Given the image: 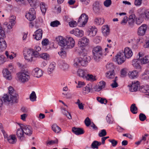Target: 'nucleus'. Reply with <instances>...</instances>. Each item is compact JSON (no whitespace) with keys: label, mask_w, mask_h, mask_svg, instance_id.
<instances>
[{"label":"nucleus","mask_w":149,"mask_h":149,"mask_svg":"<svg viewBox=\"0 0 149 149\" xmlns=\"http://www.w3.org/2000/svg\"><path fill=\"white\" fill-rule=\"evenodd\" d=\"M97 100L101 104H106L107 103V100L104 99L100 97H97Z\"/></svg>","instance_id":"nucleus-50"},{"label":"nucleus","mask_w":149,"mask_h":149,"mask_svg":"<svg viewBox=\"0 0 149 149\" xmlns=\"http://www.w3.org/2000/svg\"><path fill=\"white\" fill-rule=\"evenodd\" d=\"M124 56L127 58H130L133 55V52L131 49L128 47L125 49L124 52Z\"/></svg>","instance_id":"nucleus-22"},{"label":"nucleus","mask_w":149,"mask_h":149,"mask_svg":"<svg viewBox=\"0 0 149 149\" xmlns=\"http://www.w3.org/2000/svg\"><path fill=\"white\" fill-rule=\"evenodd\" d=\"M90 57L87 56H84L83 57L77 58L74 59V65L77 68L79 64L83 66H86L87 65L88 63L90 61Z\"/></svg>","instance_id":"nucleus-2"},{"label":"nucleus","mask_w":149,"mask_h":149,"mask_svg":"<svg viewBox=\"0 0 149 149\" xmlns=\"http://www.w3.org/2000/svg\"><path fill=\"white\" fill-rule=\"evenodd\" d=\"M141 91L149 96V86L146 85L143 86L141 88Z\"/></svg>","instance_id":"nucleus-36"},{"label":"nucleus","mask_w":149,"mask_h":149,"mask_svg":"<svg viewBox=\"0 0 149 149\" xmlns=\"http://www.w3.org/2000/svg\"><path fill=\"white\" fill-rule=\"evenodd\" d=\"M145 17L144 13H142L140 14L136 18V23L137 25H140L143 21V18Z\"/></svg>","instance_id":"nucleus-21"},{"label":"nucleus","mask_w":149,"mask_h":149,"mask_svg":"<svg viewBox=\"0 0 149 149\" xmlns=\"http://www.w3.org/2000/svg\"><path fill=\"white\" fill-rule=\"evenodd\" d=\"M4 102H9L10 101V98H9L8 96L6 94L4 95L3 97Z\"/></svg>","instance_id":"nucleus-52"},{"label":"nucleus","mask_w":149,"mask_h":149,"mask_svg":"<svg viewBox=\"0 0 149 149\" xmlns=\"http://www.w3.org/2000/svg\"><path fill=\"white\" fill-rule=\"evenodd\" d=\"M58 141L57 139H56L54 140H51L48 142L47 143V144L51 145L54 144H57L58 143Z\"/></svg>","instance_id":"nucleus-59"},{"label":"nucleus","mask_w":149,"mask_h":149,"mask_svg":"<svg viewBox=\"0 0 149 149\" xmlns=\"http://www.w3.org/2000/svg\"><path fill=\"white\" fill-rule=\"evenodd\" d=\"M52 129L56 133H58L61 130V128L56 124H54L52 125Z\"/></svg>","instance_id":"nucleus-39"},{"label":"nucleus","mask_w":149,"mask_h":149,"mask_svg":"<svg viewBox=\"0 0 149 149\" xmlns=\"http://www.w3.org/2000/svg\"><path fill=\"white\" fill-rule=\"evenodd\" d=\"M56 40L60 46L64 47L65 48L66 47V39H64L62 36H60L56 38Z\"/></svg>","instance_id":"nucleus-15"},{"label":"nucleus","mask_w":149,"mask_h":149,"mask_svg":"<svg viewBox=\"0 0 149 149\" xmlns=\"http://www.w3.org/2000/svg\"><path fill=\"white\" fill-rule=\"evenodd\" d=\"M106 66L108 70H113V66L112 63L107 64L106 65Z\"/></svg>","instance_id":"nucleus-62"},{"label":"nucleus","mask_w":149,"mask_h":149,"mask_svg":"<svg viewBox=\"0 0 149 149\" xmlns=\"http://www.w3.org/2000/svg\"><path fill=\"white\" fill-rule=\"evenodd\" d=\"M85 123L86 126H89L91 124L90 120L88 117H87L85 119Z\"/></svg>","instance_id":"nucleus-58"},{"label":"nucleus","mask_w":149,"mask_h":149,"mask_svg":"<svg viewBox=\"0 0 149 149\" xmlns=\"http://www.w3.org/2000/svg\"><path fill=\"white\" fill-rule=\"evenodd\" d=\"M32 72L34 77L39 78L42 75V72L41 70L38 68H34Z\"/></svg>","instance_id":"nucleus-17"},{"label":"nucleus","mask_w":149,"mask_h":149,"mask_svg":"<svg viewBox=\"0 0 149 149\" xmlns=\"http://www.w3.org/2000/svg\"><path fill=\"white\" fill-rule=\"evenodd\" d=\"M126 58L123 52L119 53L116 56L115 61L117 62L118 64H121L125 61Z\"/></svg>","instance_id":"nucleus-7"},{"label":"nucleus","mask_w":149,"mask_h":149,"mask_svg":"<svg viewBox=\"0 0 149 149\" xmlns=\"http://www.w3.org/2000/svg\"><path fill=\"white\" fill-rule=\"evenodd\" d=\"M103 50L102 47L97 46L93 49V58L96 62H98L102 58L103 54Z\"/></svg>","instance_id":"nucleus-1"},{"label":"nucleus","mask_w":149,"mask_h":149,"mask_svg":"<svg viewBox=\"0 0 149 149\" xmlns=\"http://www.w3.org/2000/svg\"><path fill=\"white\" fill-rule=\"evenodd\" d=\"M49 41L48 39L45 38L43 39L42 42V44L43 46H46L48 45Z\"/></svg>","instance_id":"nucleus-56"},{"label":"nucleus","mask_w":149,"mask_h":149,"mask_svg":"<svg viewBox=\"0 0 149 149\" xmlns=\"http://www.w3.org/2000/svg\"><path fill=\"white\" fill-rule=\"evenodd\" d=\"M35 34H33V36H35L34 38L36 40H40L42 37V31L41 29H39L35 32Z\"/></svg>","instance_id":"nucleus-20"},{"label":"nucleus","mask_w":149,"mask_h":149,"mask_svg":"<svg viewBox=\"0 0 149 149\" xmlns=\"http://www.w3.org/2000/svg\"><path fill=\"white\" fill-rule=\"evenodd\" d=\"M0 52L5 50L7 47V44L5 41L3 39H0Z\"/></svg>","instance_id":"nucleus-28"},{"label":"nucleus","mask_w":149,"mask_h":149,"mask_svg":"<svg viewBox=\"0 0 149 149\" xmlns=\"http://www.w3.org/2000/svg\"><path fill=\"white\" fill-rule=\"evenodd\" d=\"M77 74L80 77L85 78L86 74L84 70L81 69H79L77 72Z\"/></svg>","instance_id":"nucleus-34"},{"label":"nucleus","mask_w":149,"mask_h":149,"mask_svg":"<svg viewBox=\"0 0 149 149\" xmlns=\"http://www.w3.org/2000/svg\"><path fill=\"white\" fill-rule=\"evenodd\" d=\"M89 41L88 39L85 37L81 38L78 42V46L81 50L84 49L85 46L86 45Z\"/></svg>","instance_id":"nucleus-9"},{"label":"nucleus","mask_w":149,"mask_h":149,"mask_svg":"<svg viewBox=\"0 0 149 149\" xmlns=\"http://www.w3.org/2000/svg\"><path fill=\"white\" fill-rule=\"evenodd\" d=\"M94 21L95 23L97 25H102L104 22V20L102 19L101 18H95Z\"/></svg>","instance_id":"nucleus-37"},{"label":"nucleus","mask_w":149,"mask_h":149,"mask_svg":"<svg viewBox=\"0 0 149 149\" xmlns=\"http://www.w3.org/2000/svg\"><path fill=\"white\" fill-rule=\"evenodd\" d=\"M102 143L96 141H94L91 144V147L93 149H98V146L101 145Z\"/></svg>","instance_id":"nucleus-33"},{"label":"nucleus","mask_w":149,"mask_h":149,"mask_svg":"<svg viewBox=\"0 0 149 149\" xmlns=\"http://www.w3.org/2000/svg\"><path fill=\"white\" fill-rule=\"evenodd\" d=\"M36 12L34 8L30 9L29 12L26 14V17L29 21L33 20L36 18Z\"/></svg>","instance_id":"nucleus-11"},{"label":"nucleus","mask_w":149,"mask_h":149,"mask_svg":"<svg viewBox=\"0 0 149 149\" xmlns=\"http://www.w3.org/2000/svg\"><path fill=\"white\" fill-rule=\"evenodd\" d=\"M106 77L108 79H112L115 77V73L114 70H110L106 73Z\"/></svg>","instance_id":"nucleus-30"},{"label":"nucleus","mask_w":149,"mask_h":149,"mask_svg":"<svg viewBox=\"0 0 149 149\" xmlns=\"http://www.w3.org/2000/svg\"><path fill=\"white\" fill-rule=\"evenodd\" d=\"M106 120L107 122L109 124H112L113 123V119L111 116L110 114H108L106 118Z\"/></svg>","instance_id":"nucleus-43"},{"label":"nucleus","mask_w":149,"mask_h":149,"mask_svg":"<svg viewBox=\"0 0 149 149\" xmlns=\"http://www.w3.org/2000/svg\"><path fill=\"white\" fill-rule=\"evenodd\" d=\"M7 141L9 143L14 144L16 143L17 139L15 135H11L8 136Z\"/></svg>","instance_id":"nucleus-29"},{"label":"nucleus","mask_w":149,"mask_h":149,"mask_svg":"<svg viewBox=\"0 0 149 149\" xmlns=\"http://www.w3.org/2000/svg\"><path fill=\"white\" fill-rule=\"evenodd\" d=\"M149 78V72L145 71L141 75V78L143 79H147Z\"/></svg>","instance_id":"nucleus-42"},{"label":"nucleus","mask_w":149,"mask_h":149,"mask_svg":"<svg viewBox=\"0 0 149 149\" xmlns=\"http://www.w3.org/2000/svg\"><path fill=\"white\" fill-rule=\"evenodd\" d=\"M97 32V29L95 28V27L92 26L87 30L86 34L90 37H93L96 34Z\"/></svg>","instance_id":"nucleus-18"},{"label":"nucleus","mask_w":149,"mask_h":149,"mask_svg":"<svg viewBox=\"0 0 149 149\" xmlns=\"http://www.w3.org/2000/svg\"><path fill=\"white\" fill-rule=\"evenodd\" d=\"M142 0H135L134 5L137 6H140L142 3Z\"/></svg>","instance_id":"nucleus-64"},{"label":"nucleus","mask_w":149,"mask_h":149,"mask_svg":"<svg viewBox=\"0 0 149 149\" xmlns=\"http://www.w3.org/2000/svg\"><path fill=\"white\" fill-rule=\"evenodd\" d=\"M102 31L103 34L105 36H107L109 33V29L107 25L103 26L102 27Z\"/></svg>","instance_id":"nucleus-27"},{"label":"nucleus","mask_w":149,"mask_h":149,"mask_svg":"<svg viewBox=\"0 0 149 149\" xmlns=\"http://www.w3.org/2000/svg\"><path fill=\"white\" fill-rule=\"evenodd\" d=\"M36 96L34 91H32L30 96V99L31 101H35L36 100Z\"/></svg>","instance_id":"nucleus-44"},{"label":"nucleus","mask_w":149,"mask_h":149,"mask_svg":"<svg viewBox=\"0 0 149 149\" xmlns=\"http://www.w3.org/2000/svg\"><path fill=\"white\" fill-rule=\"evenodd\" d=\"M137 58L133 59L132 62V64L133 66L136 68L141 69V67L140 65L141 64L140 61L139 59L138 56H136Z\"/></svg>","instance_id":"nucleus-25"},{"label":"nucleus","mask_w":149,"mask_h":149,"mask_svg":"<svg viewBox=\"0 0 149 149\" xmlns=\"http://www.w3.org/2000/svg\"><path fill=\"white\" fill-rule=\"evenodd\" d=\"M24 132L22 129L18 128L16 132V135L18 139L21 141L25 140Z\"/></svg>","instance_id":"nucleus-14"},{"label":"nucleus","mask_w":149,"mask_h":149,"mask_svg":"<svg viewBox=\"0 0 149 149\" xmlns=\"http://www.w3.org/2000/svg\"><path fill=\"white\" fill-rule=\"evenodd\" d=\"M138 71L136 70H134L128 73L129 77L131 79H134L137 77Z\"/></svg>","instance_id":"nucleus-31"},{"label":"nucleus","mask_w":149,"mask_h":149,"mask_svg":"<svg viewBox=\"0 0 149 149\" xmlns=\"http://www.w3.org/2000/svg\"><path fill=\"white\" fill-rule=\"evenodd\" d=\"M139 82L138 81H133L131 86L130 90L131 92H136L137 91L139 86Z\"/></svg>","instance_id":"nucleus-24"},{"label":"nucleus","mask_w":149,"mask_h":149,"mask_svg":"<svg viewBox=\"0 0 149 149\" xmlns=\"http://www.w3.org/2000/svg\"><path fill=\"white\" fill-rule=\"evenodd\" d=\"M55 67V63H51L49 66L47 72L49 74H51L54 69Z\"/></svg>","instance_id":"nucleus-35"},{"label":"nucleus","mask_w":149,"mask_h":149,"mask_svg":"<svg viewBox=\"0 0 149 149\" xmlns=\"http://www.w3.org/2000/svg\"><path fill=\"white\" fill-rule=\"evenodd\" d=\"M70 33L73 34L77 37H81L84 35L83 31L78 28H75L70 31Z\"/></svg>","instance_id":"nucleus-13"},{"label":"nucleus","mask_w":149,"mask_h":149,"mask_svg":"<svg viewBox=\"0 0 149 149\" xmlns=\"http://www.w3.org/2000/svg\"><path fill=\"white\" fill-rule=\"evenodd\" d=\"M146 118V117L144 114L142 113L140 114L139 115V119L141 121H143L145 120Z\"/></svg>","instance_id":"nucleus-54"},{"label":"nucleus","mask_w":149,"mask_h":149,"mask_svg":"<svg viewBox=\"0 0 149 149\" xmlns=\"http://www.w3.org/2000/svg\"><path fill=\"white\" fill-rule=\"evenodd\" d=\"M3 76L4 77L8 80H10L12 78L11 72L8 69H3L2 71Z\"/></svg>","instance_id":"nucleus-19"},{"label":"nucleus","mask_w":149,"mask_h":149,"mask_svg":"<svg viewBox=\"0 0 149 149\" xmlns=\"http://www.w3.org/2000/svg\"><path fill=\"white\" fill-rule=\"evenodd\" d=\"M58 54L63 58H65L66 56V53L63 49H61L60 51L58 52Z\"/></svg>","instance_id":"nucleus-45"},{"label":"nucleus","mask_w":149,"mask_h":149,"mask_svg":"<svg viewBox=\"0 0 149 149\" xmlns=\"http://www.w3.org/2000/svg\"><path fill=\"white\" fill-rule=\"evenodd\" d=\"M61 24L60 22L58 20H55L51 22L50 23V26L53 27H57L59 25Z\"/></svg>","instance_id":"nucleus-47"},{"label":"nucleus","mask_w":149,"mask_h":149,"mask_svg":"<svg viewBox=\"0 0 149 149\" xmlns=\"http://www.w3.org/2000/svg\"><path fill=\"white\" fill-rule=\"evenodd\" d=\"M111 0H106L104 3L105 6L107 7H109L111 4Z\"/></svg>","instance_id":"nucleus-57"},{"label":"nucleus","mask_w":149,"mask_h":149,"mask_svg":"<svg viewBox=\"0 0 149 149\" xmlns=\"http://www.w3.org/2000/svg\"><path fill=\"white\" fill-rule=\"evenodd\" d=\"M66 47L65 48H72L74 46L75 41L70 37H67L66 38Z\"/></svg>","instance_id":"nucleus-10"},{"label":"nucleus","mask_w":149,"mask_h":149,"mask_svg":"<svg viewBox=\"0 0 149 149\" xmlns=\"http://www.w3.org/2000/svg\"><path fill=\"white\" fill-rule=\"evenodd\" d=\"M137 108L135 104H133L131 105L130 111L132 113L134 114L137 113Z\"/></svg>","instance_id":"nucleus-38"},{"label":"nucleus","mask_w":149,"mask_h":149,"mask_svg":"<svg viewBox=\"0 0 149 149\" xmlns=\"http://www.w3.org/2000/svg\"><path fill=\"white\" fill-rule=\"evenodd\" d=\"M18 79L22 82L24 83L28 81L30 79L29 75L24 72H20L17 74Z\"/></svg>","instance_id":"nucleus-8"},{"label":"nucleus","mask_w":149,"mask_h":149,"mask_svg":"<svg viewBox=\"0 0 149 149\" xmlns=\"http://www.w3.org/2000/svg\"><path fill=\"white\" fill-rule=\"evenodd\" d=\"M18 94L17 93L15 94L10 96V100L11 103H17L18 101Z\"/></svg>","instance_id":"nucleus-32"},{"label":"nucleus","mask_w":149,"mask_h":149,"mask_svg":"<svg viewBox=\"0 0 149 149\" xmlns=\"http://www.w3.org/2000/svg\"><path fill=\"white\" fill-rule=\"evenodd\" d=\"M100 5L98 1L95 2L93 5V9L94 12L96 13H100Z\"/></svg>","instance_id":"nucleus-26"},{"label":"nucleus","mask_w":149,"mask_h":149,"mask_svg":"<svg viewBox=\"0 0 149 149\" xmlns=\"http://www.w3.org/2000/svg\"><path fill=\"white\" fill-rule=\"evenodd\" d=\"M106 85L105 82L104 81H101L99 83V84L98 85L102 89L105 87Z\"/></svg>","instance_id":"nucleus-63"},{"label":"nucleus","mask_w":149,"mask_h":149,"mask_svg":"<svg viewBox=\"0 0 149 149\" xmlns=\"http://www.w3.org/2000/svg\"><path fill=\"white\" fill-rule=\"evenodd\" d=\"M62 68L63 70H66L68 69V65L65 62H63L62 64Z\"/></svg>","instance_id":"nucleus-61"},{"label":"nucleus","mask_w":149,"mask_h":149,"mask_svg":"<svg viewBox=\"0 0 149 149\" xmlns=\"http://www.w3.org/2000/svg\"><path fill=\"white\" fill-rule=\"evenodd\" d=\"M88 17L85 13H83L79 17L77 24L80 26L84 27L87 23Z\"/></svg>","instance_id":"nucleus-4"},{"label":"nucleus","mask_w":149,"mask_h":149,"mask_svg":"<svg viewBox=\"0 0 149 149\" xmlns=\"http://www.w3.org/2000/svg\"><path fill=\"white\" fill-rule=\"evenodd\" d=\"M40 8L42 13L45 14L46 12V8L45 7V4L44 3L41 2L40 3Z\"/></svg>","instance_id":"nucleus-46"},{"label":"nucleus","mask_w":149,"mask_h":149,"mask_svg":"<svg viewBox=\"0 0 149 149\" xmlns=\"http://www.w3.org/2000/svg\"><path fill=\"white\" fill-rule=\"evenodd\" d=\"M8 89L9 93L10 95V96L16 93L15 91L14 90L12 87L10 86L8 88Z\"/></svg>","instance_id":"nucleus-48"},{"label":"nucleus","mask_w":149,"mask_h":149,"mask_svg":"<svg viewBox=\"0 0 149 149\" xmlns=\"http://www.w3.org/2000/svg\"><path fill=\"white\" fill-rule=\"evenodd\" d=\"M40 56L41 58L46 60L49 59V54L46 53L41 54L40 55Z\"/></svg>","instance_id":"nucleus-49"},{"label":"nucleus","mask_w":149,"mask_h":149,"mask_svg":"<svg viewBox=\"0 0 149 149\" xmlns=\"http://www.w3.org/2000/svg\"><path fill=\"white\" fill-rule=\"evenodd\" d=\"M15 17L12 15L10 17L9 22L7 24L8 29H11L15 23Z\"/></svg>","instance_id":"nucleus-16"},{"label":"nucleus","mask_w":149,"mask_h":149,"mask_svg":"<svg viewBox=\"0 0 149 149\" xmlns=\"http://www.w3.org/2000/svg\"><path fill=\"white\" fill-rule=\"evenodd\" d=\"M24 52L23 54L25 59L28 61L31 62L33 58V49H27Z\"/></svg>","instance_id":"nucleus-5"},{"label":"nucleus","mask_w":149,"mask_h":149,"mask_svg":"<svg viewBox=\"0 0 149 149\" xmlns=\"http://www.w3.org/2000/svg\"><path fill=\"white\" fill-rule=\"evenodd\" d=\"M118 80V77H116L114 80H113V83L111 84V86L112 88H115L117 87L118 86V84L117 82Z\"/></svg>","instance_id":"nucleus-41"},{"label":"nucleus","mask_w":149,"mask_h":149,"mask_svg":"<svg viewBox=\"0 0 149 149\" xmlns=\"http://www.w3.org/2000/svg\"><path fill=\"white\" fill-rule=\"evenodd\" d=\"M21 129H22L24 134L26 135L30 136L32 134L33 130L32 127L30 125H25L21 123H18Z\"/></svg>","instance_id":"nucleus-3"},{"label":"nucleus","mask_w":149,"mask_h":149,"mask_svg":"<svg viewBox=\"0 0 149 149\" xmlns=\"http://www.w3.org/2000/svg\"><path fill=\"white\" fill-rule=\"evenodd\" d=\"M109 141L111 143L113 147L116 146L118 143L117 141L114 139H110L109 140Z\"/></svg>","instance_id":"nucleus-55"},{"label":"nucleus","mask_w":149,"mask_h":149,"mask_svg":"<svg viewBox=\"0 0 149 149\" xmlns=\"http://www.w3.org/2000/svg\"><path fill=\"white\" fill-rule=\"evenodd\" d=\"M137 55L141 64H145L149 62V56H144V54L141 52H139Z\"/></svg>","instance_id":"nucleus-6"},{"label":"nucleus","mask_w":149,"mask_h":149,"mask_svg":"<svg viewBox=\"0 0 149 149\" xmlns=\"http://www.w3.org/2000/svg\"><path fill=\"white\" fill-rule=\"evenodd\" d=\"M107 134V132L104 129H103L101 130V132L98 134L99 136L100 137H103L106 136Z\"/></svg>","instance_id":"nucleus-51"},{"label":"nucleus","mask_w":149,"mask_h":149,"mask_svg":"<svg viewBox=\"0 0 149 149\" xmlns=\"http://www.w3.org/2000/svg\"><path fill=\"white\" fill-rule=\"evenodd\" d=\"M72 131L77 135H79L84 133V130L82 128L74 127L72 129Z\"/></svg>","instance_id":"nucleus-23"},{"label":"nucleus","mask_w":149,"mask_h":149,"mask_svg":"<svg viewBox=\"0 0 149 149\" xmlns=\"http://www.w3.org/2000/svg\"><path fill=\"white\" fill-rule=\"evenodd\" d=\"M147 25L145 24H142L138 29L137 33L139 36H144L146 31Z\"/></svg>","instance_id":"nucleus-12"},{"label":"nucleus","mask_w":149,"mask_h":149,"mask_svg":"<svg viewBox=\"0 0 149 149\" xmlns=\"http://www.w3.org/2000/svg\"><path fill=\"white\" fill-rule=\"evenodd\" d=\"M85 91L87 92H89L92 89V85L91 84H88L85 88Z\"/></svg>","instance_id":"nucleus-60"},{"label":"nucleus","mask_w":149,"mask_h":149,"mask_svg":"<svg viewBox=\"0 0 149 149\" xmlns=\"http://www.w3.org/2000/svg\"><path fill=\"white\" fill-rule=\"evenodd\" d=\"M85 78L87 80L91 81H93L96 80L95 77L92 74H87Z\"/></svg>","instance_id":"nucleus-40"},{"label":"nucleus","mask_w":149,"mask_h":149,"mask_svg":"<svg viewBox=\"0 0 149 149\" xmlns=\"http://www.w3.org/2000/svg\"><path fill=\"white\" fill-rule=\"evenodd\" d=\"M69 25L70 27H74L76 26L77 25V23L76 21L73 20L69 22Z\"/></svg>","instance_id":"nucleus-53"}]
</instances>
